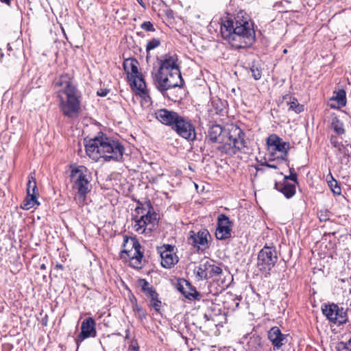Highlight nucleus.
Returning a JSON list of instances; mask_svg holds the SVG:
<instances>
[{
  "instance_id": "bb28decb",
  "label": "nucleus",
  "mask_w": 351,
  "mask_h": 351,
  "mask_svg": "<svg viewBox=\"0 0 351 351\" xmlns=\"http://www.w3.org/2000/svg\"><path fill=\"white\" fill-rule=\"evenodd\" d=\"M138 285L141 287V291L147 296H154L156 293L155 289L145 279L141 278L138 280Z\"/></svg>"
},
{
  "instance_id": "49530a36",
  "label": "nucleus",
  "mask_w": 351,
  "mask_h": 351,
  "mask_svg": "<svg viewBox=\"0 0 351 351\" xmlns=\"http://www.w3.org/2000/svg\"><path fill=\"white\" fill-rule=\"evenodd\" d=\"M43 325L47 326V321H43Z\"/></svg>"
},
{
  "instance_id": "72a5a7b5",
  "label": "nucleus",
  "mask_w": 351,
  "mask_h": 351,
  "mask_svg": "<svg viewBox=\"0 0 351 351\" xmlns=\"http://www.w3.org/2000/svg\"><path fill=\"white\" fill-rule=\"evenodd\" d=\"M133 310L135 312L136 316L141 321L146 319L147 313L138 304H136L133 307Z\"/></svg>"
},
{
  "instance_id": "a878e982",
  "label": "nucleus",
  "mask_w": 351,
  "mask_h": 351,
  "mask_svg": "<svg viewBox=\"0 0 351 351\" xmlns=\"http://www.w3.org/2000/svg\"><path fill=\"white\" fill-rule=\"evenodd\" d=\"M247 346L249 351H260L263 347L262 338L258 335H252L250 337Z\"/></svg>"
},
{
  "instance_id": "c03bdc74",
  "label": "nucleus",
  "mask_w": 351,
  "mask_h": 351,
  "mask_svg": "<svg viewBox=\"0 0 351 351\" xmlns=\"http://www.w3.org/2000/svg\"><path fill=\"white\" fill-rule=\"evenodd\" d=\"M265 165L267 167H268L269 168H271V169H276L277 167L274 165H271V164H269V163H266Z\"/></svg>"
},
{
  "instance_id": "412c9836",
  "label": "nucleus",
  "mask_w": 351,
  "mask_h": 351,
  "mask_svg": "<svg viewBox=\"0 0 351 351\" xmlns=\"http://www.w3.org/2000/svg\"><path fill=\"white\" fill-rule=\"evenodd\" d=\"M155 116L160 123L172 128L180 115L176 112L162 108L156 110Z\"/></svg>"
},
{
  "instance_id": "1a4fd4ad",
  "label": "nucleus",
  "mask_w": 351,
  "mask_h": 351,
  "mask_svg": "<svg viewBox=\"0 0 351 351\" xmlns=\"http://www.w3.org/2000/svg\"><path fill=\"white\" fill-rule=\"evenodd\" d=\"M322 311L330 322L338 326L343 324L348 321L346 311L336 304H325L322 306Z\"/></svg>"
},
{
  "instance_id": "9d476101",
  "label": "nucleus",
  "mask_w": 351,
  "mask_h": 351,
  "mask_svg": "<svg viewBox=\"0 0 351 351\" xmlns=\"http://www.w3.org/2000/svg\"><path fill=\"white\" fill-rule=\"evenodd\" d=\"M138 62L134 58H128L123 62V68L135 87L143 91L145 88V82L143 75L138 71Z\"/></svg>"
},
{
  "instance_id": "ddd939ff",
  "label": "nucleus",
  "mask_w": 351,
  "mask_h": 351,
  "mask_svg": "<svg viewBox=\"0 0 351 351\" xmlns=\"http://www.w3.org/2000/svg\"><path fill=\"white\" fill-rule=\"evenodd\" d=\"M194 273L199 279H209L217 276L222 273L220 267L213 264V261L202 262L194 269Z\"/></svg>"
},
{
  "instance_id": "2eb2a0df",
  "label": "nucleus",
  "mask_w": 351,
  "mask_h": 351,
  "mask_svg": "<svg viewBox=\"0 0 351 351\" xmlns=\"http://www.w3.org/2000/svg\"><path fill=\"white\" fill-rule=\"evenodd\" d=\"M231 222L224 214H221L217 218V228L215 231L216 238L219 240L226 239L231 236Z\"/></svg>"
},
{
  "instance_id": "423d86ee",
  "label": "nucleus",
  "mask_w": 351,
  "mask_h": 351,
  "mask_svg": "<svg viewBox=\"0 0 351 351\" xmlns=\"http://www.w3.org/2000/svg\"><path fill=\"white\" fill-rule=\"evenodd\" d=\"M70 177L73 182V188L80 196L84 197L90 191L88 169L82 165L72 167Z\"/></svg>"
},
{
  "instance_id": "6e6552de",
  "label": "nucleus",
  "mask_w": 351,
  "mask_h": 351,
  "mask_svg": "<svg viewBox=\"0 0 351 351\" xmlns=\"http://www.w3.org/2000/svg\"><path fill=\"white\" fill-rule=\"evenodd\" d=\"M278 258L276 247L265 245L258 254L257 266L260 271H269L274 267Z\"/></svg>"
},
{
  "instance_id": "473e14b6",
  "label": "nucleus",
  "mask_w": 351,
  "mask_h": 351,
  "mask_svg": "<svg viewBox=\"0 0 351 351\" xmlns=\"http://www.w3.org/2000/svg\"><path fill=\"white\" fill-rule=\"evenodd\" d=\"M250 72L252 73V76L255 80H258L261 78L262 72L261 69L256 64H253L250 68Z\"/></svg>"
},
{
  "instance_id": "f257e3e1",
  "label": "nucleus",
  "mask_w": 351,
  "mask_h": 351,
  "mask_svg": "<svg viewBox=\"0 0 351 351\" xmlns=\"http://www.w3.org/2000/svg\"><path fill=\"white\" fill-rule=\"evenodd\" d=\"M221 34L232 47L247 48L255 41L254 23L243 11L237 13L234 20H226L221 25Z\"/></svg>"
},
{
  "instance_id": "20e7f679",
  "label": "nucleus",
  "mask_w": 351,
  "mask_h": 351,
  "mask_svg": "<svg viewBox=\"0 0 351 351\" xmlns=\"http://www.w3.org/2000/svg\"><path fill=\"white\" fill-rule=\"evenodd\" d=\"M136 211L142 215L135 220L134 224L135 231L139 234L150 233L152 227L158 221V214L154 211L151 202L147 200L144 204L138 202Z\"/></svg>"
},
{
  "instance_id": "79ce46f5",
  "label": "nucleus",
  "mask_w": 351,
  "mask_h": 351,
  "mask_svg": "<svg viewBox=\"0 0 351 351\" xmlns=\"http://www.w3.org/2000/svg\"><path fill=\"white\" fill-rule=\"evenodd\" d=\"M0 1L3 3L8 5H10V4H11V0H0Z\"/></svg>"
},
{
  "instance_id": "dca6fc26",
  "label": "nucleus",
  "mask_w": 351,
  "mask_h": 351,
  "mask_svg": "<svg viewBox=\"0 0 351 351\" xmlns=\"http://www.w3.org/2000/svg\"><path fill=\"white\" fill-rule=\"evenodd\" d=\"M157 71L163 73L181 74L180 67L178 64V58L176 55L166 54L160 60L159 69Z\"/></svg>"
},
{
  "instance_id": "8fccbe9b",
  "label": "nucleus",
  "mask_w": 351,
  "mask_h": 351,
  "mask_svg": "<svg viewBox=\"0 0 351 351\" xmlns=\"http://www.w3.org/2000/svg\"><path fill=\"white\" fill-rule=\"evenodd\" d=\"M128 242V239H125V243Z\"/></svg>"
},
{
  "instance_id": "393cba45",
  "label": "nucleus",
  "mask_w": 351,
  "mask_h": 351,
  "mask_svg": "<svg viewBox=\"0 0 351 351\" xmlns=\"http://www.w3.org/2000/svg\"><path fill=\"white\" fill-rule=\"evenodd\" d=\"M275 189L281 192L287 198L289 199L295 194V184H291L287 181L276 182Z\"/></svg>"
},
{
  "instance_id": "c85d7f7f",
  "label": "nucleus",
  "mask_w": 351,
  "mask_h": 351,
  "mask_svg": "<svg viewBox=\"0 0 351 351\" xmlns=\"http://www.w3.org/2000/svg\"><path fill=\"white\" fill-rule=\"evenodd\" d=\"M37 189L36 179L33 176H29V180L27 186V195H36V191Z\"/></svg>"
},
{
  "instance_id": "f03ea898",
  "label": "nucleus",
  "mask_w": 351,
  "mask_h": 351,
  "mask_svg": "<svg viewBox=\"0 0 351 351\" xmlns=\"http://www.w3.org/2000/svg\"><path fill=\"white\" fill-rule=\"evenodd\" d=\"M124 151L125 148L121 143L103 133L90 138L86 145V154L96 160L102 157L105 161H120L123 158Z\"/></svg>"
},
{
  "instance_id": "c9c22d12",
  "label": "nucleus",
  "mask_w": 351,
  "mask_h": 351,
  "mask_svg": "<svg viewBox=\"0 0 351 351\" xmlns=\"http://www.w3.org/2000/svg\"><path fill=\"white\" fill-rule=\"evenodd\" d=\"M338 351H351V338L347 342H340L337 346Z\"/></svg>"
},
{
  "instance_id": "58836bf2",
  "label": "nucleus",
  "mask_w": 351,
  "mask_h": 351,
  "mask_svg": "<svg viewBox=\"0 0 351 351\" xmlns=\"http://www.w3.org/2000/svg\"><path fill=\"white\" fill-rule=\"evenodd\" d=\"M141 28L147 32H154L155 29L154 27L153 24L150 21H145L141 25Z\"/></svg>"
},
{
  "instance_id": "a18cd8bd",
  "label": "nucleus",
  "mask_w": 351,
  "mask_h": 351,
  "mask_svg": "<svg viewBox=\"0 0 351 351\" xmlns=\"http://www.w3.org/2000/svg\"><path fill=\"white\" fill-rule=\"evenodd\" d=\"M40 269H43V270L46 269L45 264H44V263L41 264L40 266Z\"/></svg>"
},
{
  "instance_id": "603ef678",
  "label": "nucleus",
  "mask_w": 351,
  "mask_h": 351,
  "mask_svg": "<svg viewBox=\"0 0 351 351\" xmlns=\"http://www.w3.org/2000/svg\"><path fill=\"white\" fill-rule=\"evenodd\" d=\"M350 147H351V145H350Z\"/></svg>"
},
{
  "instance_id": "3c124183",
  "label": "nucleus",
  "mask_w": 351,
  "mask_h": 351,
  "mask_svg": "<svg viewBox=\"0 0 351 351\" xmlns=\"http://www.w3.org/2000/svg\"><path fill=\"white\" fill-rule=\"evenodd\" d=\"M134 349L136 351H138V350H136V348H134Z\"/></svg>"
},
{
  "instance_id": "5701e85b",
  "label": "nucleus",
  "mask_w": 351,
  "mask_h": 351,
  "mask_svg": "<svg viewBox=\"0 0 351 351\" xmlns=\"http://www.w3.org/2000/svg\"><path fill=\"white\" fill-rule=\"evenodd\" d=\"M53 85L56 88H60L64 94L69 93V90L75 91L76 87L73 84L69 75H61L54 80Z\"/></svg>"
},
{
  "instance_id": "cd10ccee",
  "label": "nucleus",
  "mask_w": 351,
  "mask_h": 351,
  "mask_svg": "<svg viewBox=\"0 0 351 351\" xmlns=\"http://www.w3.org/2000/svg\"><path fill=\"white\" fill-rule=\"evenodd\" d=\"M40 203L38 202L36 195H27L26 198L23 201V204L21 205V208L23 210H29L33 208L35 205H39Z\"/></svg>"
},
{
  "instance_id": "2f4dec72",
  "label": "nucleus",
  "mask_w": 351,
  "mask_h": 351,
  "mask_svg": "<svg viewBox=\"0 0 351 351\" xmlns=\"http://www.w3.org/2000/svg\"><path fill=\"white\" fill-rule=\"evenodd\" d=\"M160 45V40L158 38H153L147 42L146 45L147 58H149V51L158 47Z\"/></svg>"
},
{
  "instance_id": "c756f323",
  "label": "nucleus",
  "mask_w": 351,
  "mask_h": 351,
  "mask_svg": "<svg viewBox=\"0 0 351 351\" xmlns=\"http://www.w3.org/2000/svg\"><path fill=\"white\" fill-rule=\"evenodd\" d=\"M155 295L149 296V306L153 308L156 312L160 313L162 302L158 299V293H154Z\"/></svg>"
},
{
  "instance_id": "de8ad7c7",
  "label": "nucleus",
  "mask_w": 351,
  "mask_h": 351,
  "mask_svg": "<svg viewBox=\"0 0 351 351\" xmlns=\"http://www.w3.org/2000/svg\"><path fill=\"white\" fill-rule=\"evenodd\" d=\"M283 53H287V49H284Z\"/></svg>"
},
{
  "instance_id": "37998d69",
  "label": "nucleus",
  "mask_w": 351,
  "mask_h": 351,
  "mask_svg": "<svg viewBox=\"0 0 351 351\" xmlns=\"http://www.w3.org/2000/svg\"><path fill=\"white\" fill-rule=\"evenodd\" d=\"M55 268L57 269H64V267L62 264H57L56 266H55Z\"/></svg>"
},
{
  "instance_id": "09e8293b",
  "label": "nucleus",
  "mask_w": 351,
  "mask_h": 351,
  "mask_svg": "<svg viewBox=\"0 0 351 351\" xmlns=\"http://www.w3.org/2000/svg\"><path fill=\"white\" fill-rule=\"evenodd\" d=\"M335 147H337V143L335 142H332Z\"/></svg>"
},
{
  "instance_id": "4be33fe9",
  "label": "nucleus",
  "mask_w": 351,
  "mask_h": 351,
  "mask_svg": "<svg viewBox=\"0 0 351 351\" xmlns=\"http://www.w3.org/2000/svg\"><path fill=\"white\" fill-rule=\"evenodd\" d=\"M267 145L269 147H272L274 151L281 153L282 156H286L290 147L289 143L285 142L281 138L276 134L269 136L267 138Z\"/></svg>"
},
{
  "instance_id": "f8f14e48",
  "label": "nucleus",
  "mask_w": 351,
  "mask_h": 351,
  "mask_svg": "<svg viewBox=\"0 0 351 351\" xmlns=\"http://www.w3.org/2000/svg\"><path fill=\"white\" fill-rule=\"evenodd\" d=\"M171 129L180 136L189 141H193L196 138L195 127L188 118L180 115Z\"/></svg>"
},
{
  "instance_id": "4468645a",
  "label": "nucleus",
  "mask_w": 351,
  "mask_h": 351,
  "mask_svg": "<svg viewBox=\"0 0 351 351\" xmlns=\"http://www.w3.org/2000/svg\"><path fill=\"white\" fill-rule=\"evenodd\" d=\"M188 243L199 250H204L208 247V239L210 234L206 229H202L195 232L191 231Z\"/></svg>"
},
{
  "instance_id": "4c0bfd02",
  "label": "nucleus",
  "mask_w": 351,
  "mask_h": 351,
  "mask_svg": "<svg viewBox=\"0 0 351 351\" xmlns=\"http://www.w3.org/2000/svg\"><path fill=\"white\" fill-rule=\"evenodd\" d=\"M330 213L327 210H322L319 212L318 216L321 221H326L330 218Z\"/></svg>"
},
{
  "instance_id": "aec40b11",
  "label": "nucleus",
  "mask_w": 351,
  "mask_h": 351,
  "mask_svg": "<svg viewBox=\"0 0 351 351\" xmlns=\"http://www.w3.org/2000/svg\"><path fill=\"white\" fill-rule=\"evenodd\" d=\"M267 336L273 344L274 350H279L287 341L286 335L282 334L278 326L271 328L267 332Z\"/></svg>"
},
{
  "instance_id": "7ed1b4c3",
  "label": "nucleus",
  "mask_w": 351,
  "mask_h": 351,
  "mask_svg": "<svg viewBox=\"0 0 351 351\" xmlns=\"http://www.w3.org/2000/svg\"><path fill=\"white\" fill-rule=\"evenodd\" d=\"M244 133L237 126H231L228 131L219 125H213L208 131L207 137L212 143L223 144L222 149L226 153L237 154L246 147Z\"/></svg>"
},
{
  "instance_id": "0eeeda50",
  "label": "nucleus",
  "mask_w": 351,
  "mask_h": 351,
  "mask_svg": "<svg viewBox=\"0 0 351 351\" xmlns=\"http://www.w3.org/2000/svg\"><path fill=\"white\" fill-rule=\"evenodd\" d=\"M66 99L64 100L60 95V109L63 114L69 118L77 117L80 112V101L79 99L77 90L75 91L69 90V93L65 94Z\"/></svg>"
},
{
  "instance_id": "f704fd0d",
  "label": "nucleus",
  "mask_w": 351,
  "mask_h": 351,
  "mask_svg": "<svg viewBox=\"0 0 351 351\" xmlns=\"http://www.w3.org/2000/svg\"><path fill=\"white\" fill-rule=\"evenodd\" d=\"M328 185L330 187L332 193L335 195H340L341 193V188L335 180L328 182Z\"/></svg>"
},
{
  "instance_id": "7c9ffc66",
  "label": "nucleus",
  "mask_w": 351,
  "mask_h": 351,
  "mask_svg": "<svg viewBox=\"0 0 351 351\" xmlns=\"http://www.w3.org/2000/svg\"><path fill=\"white\" fill-rule=\"evenodd\" d=\"M289 109L294 111L296 113H300L304 110V106L300 105L295 98H291V100L287 102Z\"/></svg>"
},
{
  "instance_id": "e433bc0d",
  "label": "nucleus",
  "mask_w": 351,
  "mask_h": 351,
  "mask_svg": "<svg viewBox=\"0 0 351 351\" xmlns=\"http://www.w3.org/2000/svg\"><path fill=\"white\" fill-rule=\"evenodd\" d=\"M290 171V175L289 176H285L284 178V181H287V180H291L294 182V184H298V178H297V174L295 172L294 169L293 168H291L289 169Z\"/></svg>"
},
{
  "instance_id": "6ab92c4d",
  "label": "nucleus",
  "mask_w": 351,
  "mask_h": 351,
  "mask_svg": "<svg viewBox=\"0 0 351 351\" xmlns=\"http://www.w3.org/2000/svg\"><path fill=\"white\" fill-rule=\"evenodd\" d=\"M177 289L189 300L198 299L200 296L196 289L188 280L183 278L178 280Z\"/></svg>"
},
{
  "instance_id": "a19ab883",
  "label": "nucleus",
  "mask_w": 351,
  "mask_h": 351,
  "mask_svg": "<svg viewBox=\"0 0 351 351\" xmlns=\"http://www.w3.org/2000/svg\"><path fill=\"white\" fill-rule=\"evenodd\" d=\"M108 93V90H101L100 91L97 92V95L101 96V97H105V96L107 95Z\"/></svg>"
},
{
  "instance_id": "b1692460",
  "label": "nucleus",
  "mask_w": 351,
  "mask_h": 351,
  "mask_svg": "<svg viewBox=\"0 0 351 351\" xmlns=\"http://www.w3.org/2000/svg\"><path fill=\"white\" fill-rule=\"evenodd\" d=\"M346 104V91L343 89L334 91L329 106L332 108H340Z\"/></svg>"
},
{
  "instance_id": "9b49d317",
  "label": "nucleus",
  "mask_w": 351,
  "mask_h": 351,
  "mask_svg": "<svg viewBox=\"0 0 351 351\" xmlns=\"http://www.w3.org/2000/svg\"><path fill=\"white\" fill-rule=\"evenodd\" d=\"M132 249L123 250L121 251L120 256L121 258L129 259L130 265L134 269H141L142 267V261L143 254L141 251V246L139 242L136 239H132Z\"/></svg>"
},
{
  "instance_id": "f3484780",
  "label": "nucleus",
  "mask_w": 351,
  "mask_h": 351,
  "mask_svg": "<svg viewBox=\"0 0 351 351\" xmlns=\"http://www.w3.org/2000/svg\"><path fill=\"white\" fill-rule=\"evenodd\" d=\"M161 265L165 268H171L178 261V257L173 252V247L165 245L160 250Z\"/></svg>"
},
{
  "instance_id": "ea45409f",
  "label": "nucleus",
  "mask_w": 351,
  "mask_h": 351,
  "mask_svg": "<svg viewBox=\"0 0 351 351\" xmlns=\"http://www.w3.org/2000/svg\"><path fill=\"white\" fill-rule=\"evenodd\" d=\"M334 130L338 133V134H343L344 132V130L341 126H339L337 125H334Z\"/></svg>"
},
{
  "instance_id": "a211bd4d",
  "label": "nucleus",
  "mask_w": 351,
  "mask_h": 351,
  "mask_svg": "<svg viewBox=\"0 0 351 351\" xmlns=\"http://www.w3.org/2000/svg\"><path fill=\"white\" fill-rule=\"evenodd\" d=\"M95 322L92 317L85 319L81 325V332L77 337V342H82L90 337L96 336Z\"/></svg>"
},
{
  "instance_id": "39448f33",
  "label": "nucleus",
  "mask_w": 351,
  "mask_h": 351,
  "mask_svg": "<svg viewBox=\"0 0 351 351\" xmlns=\"http://www.w3.org/2000/svg\"><path fill=\"white\" fill-rule=\"evenodd\" d=\"M153 75L154 83L156 88L165 96L169 89L181 87L183 85V79L181 74L163 73L156 71Z\"/></svg>"
}]
</instances>
